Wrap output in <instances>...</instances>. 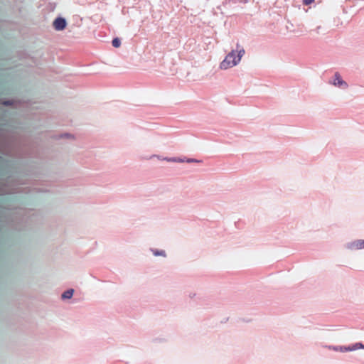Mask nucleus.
<instances>
[{
	"instance_id": "nucleus-1",
	"label": "nucleus",
	"mask_w": 364,
	"mask_h": 364,
	"mask_svg": "<svg viewBox=\"0 0 364 364\" xmlns=\"http://www.w3.org/2000/svg\"><path fill=\"white\" fill-rule=\"evenodd\" d=\"M245 49L237 44L235 49L229 52L219 64V69L228 70L240 64L242 56L245 55Z\"/></svg>"
},
{
	"instance_id": "nucleus-2",
	"label": "nucleus",
	"mask_w": 364,
	"mask_h": 364,
	"mask_svg": "<svg viewBox=\"0 0 364 364\" xmlns=\"http://www.w3.org/2000/svg\"><path fill=\"white\" fill-rule=\"evenodd\" d=\"M331 84L338 88L346 89L348 87V83L343 80L341 75L338 73H336L334 74Z\"/></svg>"
},
{
	"instance_id": "nucleus-3",
	"label": "nucleus",
	"mask_w": 364,
	"mask_h": 364,
	"mask_svg": "<svg viewBox=\"0 0 364 364\" xmlns=\"http://www.w3.org/2000/svg\"><path fill=\"white\" fill-rule=\"evenodd\" d=\"M346 247L350 251H356L364 249V240H357L346 244Z\"/></svg>"
},
{
	"instance_id": "nucleus-4",
	"label": "nucleus",
	"mask_w": 364,
	"mask_h": 364,
	"mask_svg": "<svg viewBox=\"0 0 364 364\" xmlns=\"http://www.w3.org/2000/svg\"><path fill=\"white\" fill-rule=\"evenodd\" d=\"M66 25V19L60 16L57 17L53 21V26L56 31H63Z\"/></svg>"
},
{
	"instance_id": "nucleus-5",
	"label": "nucleus",
	"mask_w": 364,
	"mask_h": 364,
	"mask_svg": "<svg viewBox=\"0 0 364 364\" xmlns=\"http://www.w3.org/2000/svg\"><path fill=\"white\" fill-rule=\"evenodd\" d=\"M359 349H364V345L361 343H355L346 348H341L340 352L355 351Z\"/></svg>"
},
{
	"instance_id": "nucleus-6",
	"label": "nucleus",
	"mask_w": 364,
	"mask_h": 364,
	"mask_svg": "<svg viewBox=\"0 0 364 364\" xmlns=\"http://www.w3.org/2000/svg\"><path fill=\"white\" fill-rule=\"evenodd\" d=\"M151 158H156L159 160H164V161H166L168 162H178V163H184L186 162V158L185 159H180V158H167V157H165V158H161V156H158V155H153L151 156Z\"/></svg>"
},
{
	"instance_id": "nucleus-7",
	"label": "nucleus",
	"mask_w": 364,
	"mask_h": 364,
	"mask_svg": "<svg viewBox=\"0 0 364 364\" xmlns=\"http://www.w3.org/2000/svg\"><path fill=\"white\" fill-rule=\"evenodd\" d=\"M74 294V289H69L66 291H65L62 295L61 298L62 299H71Z\"/></svg>"
},
{
	"instance_id": "nucleus-8",
	"label": "nucleus",
	"mask_w": 364,
	"mask_h": 364,
	"mask_svg": "<svg viewBox=\"0 0 364 364\" xmlns=\"http://www.w3.org/2000/svg\"><path fill=\"white\" fill-rule=\"evenodd\" d=\"M151 252L153 253V255L156 257H158V256H160V257H166V252L164 250H151Z\"/></svg>"
},
{
	"instance_id": "nucleus-9",
	"label": "nucleus",
	"mask_w": 364,
	"mask_h": 364,
	"mask_svg": "<svg viewBox=\"0 0 364 364\" xmlns=\"http://www.w3.org/2000/svg\"><path fill=\"white\" fill-rule=\"evenodd\" d=\"M326 348H327L330 350H333L334 351H340L341 348H346V346H326Z\"/></svg>"
},
{
	"instance_id": "nucleus-10",
	"label": "nucleus",
	"mask_w": 364,
	"mask_h": 364,
	"mask_svg": "<svg viewBox=\"0 0 364 364\" xmlns=\"http://www.w3.org/2000/svg\"><path fill=\"white\" fill-rule=\"evenodd\" d=\"M121 44V42H120V40L117 38H114L113 41H112V46L114 47V48H118L119 47Z\"/></svg>"
},
{
	"instance_id": "nucleus-11",
	"label": "nucleus",
	"mask_w": 364,
	"mask_h": 364,
	"mask_svg": "<svg viewBox=\"0 0 364 364\" xmlns=\"http://www.w3.org/2000/svg\"><path fill=\"white\" fill-rule=\"evenodd\" d=\"M186 163H199V162H200V161H198L195 159H186Z\"/></svg>"
},
{
	"instance_id": "nucleus-12",
	"label": "nucleus",
	"mask_w": 364,
	"mask_h": 364,
	"mask_svg": "<svg viewBox=\"0 0 364 364\" xmlns=\"http://www.w3.org/2000/svg\"><path fill=\"white\" fill-rule=\"evenodd\" d=\"M314 0H304V4L306 5H309L314 2Z\"/></svg>"
},
{
	"instance_id": "nucleus-13",
	"label": "nucleus",
	"mask_w": 364,
	"mask_h": 364,
	"mask_svg": "<svg viewBox=\"0 0 364 364\" xmlns=\"http://www.w3.org/2000/svg\"><path fill=\"white\" fill-rule=\"evenodd\" d=\"M232 1H235V2H240V3H246L247 2V0H232Z\"/></svg>"
},
{
	"instance_id": "nucleus-14",
	"label": "nucleus",
	"mask_w": 364,
	"mask_h": 364,
	"mask_svg": "<svg viewBox=\"0 0 364 364\" xmlns=\"http://www.w3.org/2000/svg\"><path fill=\"white\" fill-rule=\"evenodd\" d=\"M9 102H4V105H8Z\"/></svg>"
}]
</instances>
